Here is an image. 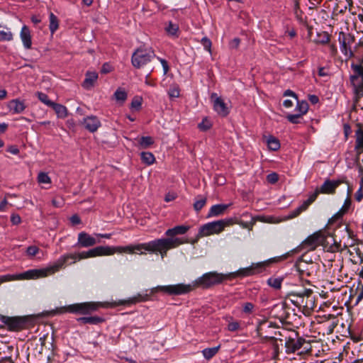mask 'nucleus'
Here are the masks:
<instances>
[{
    "label": "nucleus",
    "mask_w": 363,
    "mask_h": 363,
    "mask_svg": "<svg viewBox=\"0 0 363 363\" xmlns=\"http://www.w3.org/2000/svg\"><path fill=\"white\" fill-rule=\"evenodd\" d=\"M189 229V227L186 225H177L168 229L165 232V235L167 236L166 238L155 239L148 242L130 245L124 247L98 246L91 252L93 255H112L116 252L146 255L145 251H147L150 253H160L161 258L163 259L169 250L175 248L184 242L182 238H175V236L185 234Z\"/></svg>",
    "instance_id": "nucleus-1"
},
{
    "label": "nucleus",
    "mask_w": 363,
    "mask_h": 363,
    "mask_svg": "<svg viewBox=\"0 0 363 363\" xmlns=\"http://www.w3.org/2000/svg\"><path fill=\"white\" fill-rule=\"evenodd\" d=\"M266 265L267 264L265 262L252 264L250 267L240 269L237 272L229 274L211 272L199 277L192 284H178L174 285L157 286L152 289V293L160 291L169 296H178L187 294L196 287L206 289L221 284L227 279L238 277H245L261 273Z\"/></svg>",
    "instance_id": "nucleus-2"
},
{
    "label": "nucleus",
    "mask_w": 363,
    "mask_h": 363,
    "mask_svg": "<svg viewBox=\"0 0 363 363\" xmlns=\"http://www.w3.org/2000/svg\"><path fill=\"white\" fill-rule=\"evenodd\" d=\"M96 247L89 250L87 252H82L78 254H66L61 256L53 265L43 269H33L28 270L23 273L13 275L16 279H35L38 278L46 277L48 275L52 274L59 271L60 269L65 267L67 264L75 263L77 259H86L89 257H94L98 256H105L106 255H93L92 250Z\"/></svg>",
    "instance_id": "nucleus-3"
},
{
    "label": "nucleus",
    "mask_w": 363,
    "mask_h": 363,
    "mask_svg": "<svg viewBox=\"0 0 363 363\" xmlns=\"http://www.w3.org/2000/svg\"><path fill=\"white\" fill-rule=\"evenodd\" d=\"M149 295L145 294H138L132 298H130L126 300H120L118 301H115L113 303H108V302H84V303H78L69 305L65 307H62L57 308L56 310L57 313H71L74 314H82V315H88L91 313L92 312L96 311L100 308H112L117 306H123V305H132L135 304L137 303L146 301L148 300Z\"/></svg>",
    "instance_id": "nucleus-4"
},
{
    "label": "nucleus",
    "mask_w": 363,
    "mask_h": 363,
    "mask_svg": "<svg viewBox=\"0 0 363 363\" xmlns=\"http://www.w3.org/2000/svg\"><path fill=\"white\" fill-rule=\"evenodd\" d=\"M330 239L333 242H330L321 232H315L303 240L297 247V250H314L318 246L322 245L328 252L333 253L342 251L343 248L340 242H337L333 237Z\"/></svg>",
    "instance_id": "nucleus-5"
},
{
    "label": "nucleus",
    "mask_w": 363,
    "mask_h": 363,
    "mask_svg": "<svg viewBox=\"0 0 363 363\" xmlns=\"http://www.w3.org/2000/svg\"><path fill=\"white\" fill-rule=\"evenodd\" d=\"M279 333V336L284 337V339L280 337L279 341H284V346L287 354L296 352L301 349L306 342V340L300 337L298 333L295 331H289L286 329H282V332Z\"/></svg>",
    "instance_id": "nucleus-6"
},
{
    "label": "nucleus",
    "mask_w": 363,
    "mask_h": 363,
    "mask_svg": "<svg viewBox=\"0 0 363 363\" xmlns=\"http://www.w3.org/2000/svg\"><path fill=\"white\" fill-rule=\"evenodd\" d=\"M156 57L152 48L140 46L132 55L131 62L134 67L140 69Z\"/></svg>",
    "instance_id": "nucleus-7"
},
{
    "label": "nucleus",
    "mask_w": 363,
    "mask_h": 363,
    "mask_svg": "<svg viewBox=\"0 0 363 363\" xmlns=\"http://www.w3.org/2000/svg\"><path fill=\"white\" fill-rule=\"evenodd\" d=\"M233 223V218H227L208 223L200 228L196 240L201 237L219 233L222 232L226 226H229Z\"/></svg>",
    "instance_id": "nucleus-8"
},
{
    "label": "nucleus",
    "mask_w": 363,
    "mask_h": 363,
    "mask_svg": "<svg viewBox=\"0 0 363 363\" xmlns=\"http://www.w3.org/2000/svg\"><path fill=\"white\" fill-rule=\"evenodd\" d=\"M345 182V181L344 178L338 179L336 180H330L327 179L319 188H316L315 191L309 195V197L314 202L320 194H334L335 193L336 189Z\"/></svg>",
    "instance_id": "nucleus-9"
},
{
    "label": "nucleus",
    "mask_w": 363,
    "mask_h": 363,
    "mask_svg": "<svg viewBox=\"0 0 363 363\" xmlns=\"http://www.w3.org/2000/svg\"><path fill=\"white\" fill-rule=\"evenodd\" d=\"M295 267L301 275L309 277H316L320 268L318 262L306 263L302 261H296Z\"/></svg>",
    "instance_id": "nucleus-10"
},
{
    "label": "nucleus",
    "mask_w": 363,
    "mask_h": 363,
    "mask_svg": "<svg viewBox=\"0 0 363 363\" xmlns=\"http://www.w3.org/2000/svg\"><path fill=\"white\" fill-rule=\"evenodd\" d=\"M0 320L9 330L18 331L26 328L27 320L23 317H9L1 315Z\"/></svg>",
    "instance_id": "nucleus-11"
},
{
    "label": "nucleus",
    "mask_w": 363,
    "mask_h": 363,
    "mask_svg": "<svg viewBox=\"0 0 363 363\" xmlns=\"http://www.w3.org/2000/svg\"><path fill=\"white\" fill-rule=\"evenodd\" d=\"M265 327L270 328V325L267 321L261 323L257 329V333L259 337L267 339L270 341L272 345L275 355H278L279 345L277 344V340H279V338L274 335H266V332L264 331Z\"/></svg>",
    "instance_id": "nucleus-12"
},
{
    "label": "nucleus",
    "mask_w": 363,
    "mask_h": 363,
    "mask_svg": "<svg viewBox=\"0 0 363 363\" xmlns=\"http://www.w3.org/2000/svg\"><path fill=\"white\" fill-rule=\"evenodd\" d=\"M338 40L340 44V50L342 53L345 55H348L350 52V55H353V53L351 50V44H352L354 41V38L350 34H346L343 32H340L339 33Z\"/></svg>",
    "instance_id": "nucleus-13"
},
{
    "label": "nucleus",
    "mask_w": 363,
    "mask_h": 363,
    "mask_svg": "<svg viewBox=\"0 0 363 363\" xmlns=\"http://www.w3.org/2000/svg\"><path fill=\"white\" fill-rule=\"evenodd\" d=\"M99 240L91 236L86 232H81L78 234V240L77 245L80 247H89L99 243Z\"/></svg>",
    "instance_id": "nucleus-14"
},
{
    "label": "nucleus",
    "mask_w": 363,
    "mask_h": 363,
    "mask_svg": "<svg viewBox=\"0 0 363 363\" xmlns=\"http://www.w3.org/2000/svg\"><path fill=\"white\" fill-rule=\"evenodd\" d=\"M211 98L214 99L213 108L218 114L223 117L226 116L229 113V110L224 101L220 97H218L216 93H213Z\"/></svg>",
    "instance_id": "nucleus-15"
},
{
    "label": "nucleus",
    "mask_w": 363,
    "mask_h": 363,
    "mask_svg": "<svg viewBox=\"0 0 363 363\" xmlns=\"http://www.w3.org/2000/svg\"><path fill=\"white\" fill-rule=\"evenodd\" d=\"M303 296H305L303 308L307 311L313 310L315 307V298L313 296V290L306 289L302 291Z\"/></svg>",
    "instance_id": "nucleus-16"
},
{
    "label": "nucleus",
    "mask_w": 363,
    "mask_h": 363,
    "mask_svg": "<svg viewBox=\"0 0 363 363\" xmlns=\"http://www.w3.org/2000/svg\"><path fill=\"white\" fill-rule=\"evenodd\" d=\"M83 124L86 130L91 133L96 132L101 126V122L95 116H87L84 118Z\"/></svg>",
    "instance_id": "nucleus-17"
},
{
    "label": "nucleus",
    "mask_w": 363,
    "mask_h": 363,
    "mask_svg": "<svg viewBox=\"0 0 363 363\" xmlns=\"http://www.w3.org/2000/svg\"><path fill=\"white\" fill-rule=\"evenodd\" d=\"M21 39L26 49H30L32 46L31 34L29 28L23 26L20 33Z\"/></svg>",
    "instance_id": "nucleus-18"
},
{
    "label": "nucleus",
    "mask_w": 363,
    "mask_h": 363,
    "mask_svg": "<svg viewBox=\"0 0 363 363\" xmlns=\"http://www.w3.org/2000/svg\"><path fill=\"white\" fill-rule=\"evenodd\" d=\"M98 79V74L96 72H86L82 86L86 89H91Z\"/></svg>",
    "instance_id": "nucleus-19"
},
{
    "label": "nucleus",
    "mask_w": 363,
    "mask_h": 363,
    "mask_svg": "<svg viewBox=\"0 0 363 363\" xmlns=\"http://www.w3.org/2000/svg\"><path fill=\"white\" fill-rule=\"evenodd\" d=\"M357 125L359 128L356 131L354 150L357 156H359L363 152V128H362L360 123H358Z\"/></svg>",
    "instance_id": "nucleus-20"
},
{
    "label": "nucleus",
    "mask_w": 363,
    "mask_h": 363,
    "mask_svg": "<svg viewBox=\"0 0 363 363\" xmlns=\"http://www.w3.org/2000/svg\"><path fill=\"white\" fill-rule=\"evenodd\" d=\"M229 206L230 204H216L212 206L208 211L207 218L218 216L223 214Z\"/></svg>",
    "instance_id": "nucleus-21"
},
{
    "label": "nucleus",
    "mask_w": 363,
    "mask_h": 363,
    "mask_svg": "<svg viewBox=\"0 0 363 363\" xmlns=\"http://www.w3.org/2000/svg\"><path fill=\"white\" fill-rule=\"evenodd\" d=\"M313 203V201H312V199H311V198L308 197V199L304 201L300 206L296 208L295 210L291 211L287 218L291 219L297 217L298 215L301 214V213L306 211L308 208V207Z\"/></svg>",
    "instance_id": "nucleus-22"
},
{
    "label": "nucleus",
    "mask_w": 363,
    "mask_h": 363,
    "mask_svg": "<svg viewBox=\"0 0 363 363\" xmlns=\"http://www.w3.org/2000/svg\"><path fill=\"white\" fill-rule=\"evenodd\" d=\"M43 349V343L41 342V338L38 341H31L28 347V357L30 354L35 356L37 352L41 354Z\"/></svg>",
    "instance_id": "nucleus-23"
},
{
    "label": "nucleus",
    "mask_w": 363,
    "mask_h": 363,
    "mask_svg": "<svg viewBox=\"0 0 363 363\" xmlns=\"http://www.w3.org/2000/svg\"><path fill=\"white\" fill-rule=\"evenodd\" d=\"M8 107L13 113H21L25 110L26 106L19 99H13L9 101Z\"/></svg>",
    "instance_id": "nucleus-24"
},
{
    "label": "nucleus",
    "mask_w": 363,
    "mask_h": 363,
    "mask_svg": "<svg viewBox=\"0 0 363 363\" xmlns=\"http://www.w3.org/2000/svg\"><path fill=\"white\" fill-rule=\"evenodd\" d=\"M242 217L246 218H250L249 221L248 220L244 221L243 220H241L239 222V224H240L244 228H247L249 230H252L253 225L255 224V223L257 220H261V221H265L264 220L261 219L259 217H257V218L252 217L248 213H243L242 215Z\"/></svg>",
    "instance_id": "nucleus-25"
},
{
    "label": "nucleus",
    "mask_w": 363,
    "mask_h": 363,
    "mask_svg": "<svg viewBox=\"0 0 363 363\" xmlns=\"http://www.w3.org/2000/svg\"><path fill=\"white\" fill-rule=\"evenodd\" d=\"M104 318L99 316L81 317L77 321L82 324L98 325L104 321Z\"/></svg>",
    "instance_id": "nucleus-26"
},
{
    "label": "nucleus",
    "mask_w": 363,
    "mask_h": 363,
    "mask_svg": "<svg viewBox=\"0 0 363 363\" xmlns=\"http://www.w3.org/2000/svg\"><path fill=\"white\" fill-rule=\"evenodd\" d=\"M350 82L353 86L356 95L359 97L362 96L363 92V79L362 77H357V79L350 78Z\"/></svg>",
    "instance_id": "nucleus-27"
},
{
    "label": "nucleus",
    "mask_w": 363,
    "mask_h": 363,
    "mask_svg": "<svg viewBox=\"0 0 363 363\" xmlns=\"http://www.w3.org/2000/svg\"><path fill=\"white\" fill-rule=\"evenodd\" d=\"M51 108L55 111L58 118H65L67 117V109L65 106L54 102Z\"/></svg>",
    "instance_id": "nucleus-28"
},
{
    "label": "nucleus",
    "mask_w": 363,
    "mask_h": 363,
    "mask_svg": "<svg viewBox=\"0 0 363 363\" xmlns=\"http://www.w3.org/2000/svg\"><path fill=\"white\" fill-rule=\"evenodd\" d=\"M289 296L296 298V300H291V302L293 303L294 305L298 308H303V306H304L303 300L305 296H303L302 291L291 292Z\"/></svg>",
    "instance_id": "nucleus-29"
},
{
    "label": "nucleus",
    "mask_w": 363,
    "mask_h": 363,
    "mask_svg": "<svg viewBox=\"0 0 363 363\" xmlns=\"http://www.w3.org/2000/svg\"><path fill=\"white\" fill-rule=\"evenodd\" d=\"M351 68L353 74L350 76V78L357 79V77H362L363 79V66L362 65L352 63Z\"/></svg>",
    "instance_id": "nucleus-30"
},
{
    "label": "nucleus",
    "mask_w": 363,
    "mask_h": 363,
    "mask_svg": "<svg viewBox=\"0 0 363 363\" xmlns=\"http://www.w3.org/2000/svg\"><path fill=\"white\" fill-rule=\"evenodd\" d=\"M195 199L196 201L194 203V208L196 212H199L206 205L207 198L202 195H198Z\"/></svg>",
    "instance_id": "nucleus-31"
},
{
    "label": "nucleus",
    "mask_w": 363,
    "mask_h": 363,
    "mask_svg": "<svg viewBox=\"0 0 363 363\" xmlns=\"http://www.w3.org/2000/svg\"><path fill=\"white\" fill-rule=\"evenodd\" d=\"M219 349L220 345L214 347L206 348L202 350V354L206 359L210 360L218 352Z\"/></svg>",
    "instance_id": "nucleus-32"
},
{
    "label": "nucleus",
    "mask_w": 363,
    "mask_h": 363,
    "mask_svg": "<svg viewBox=\"0 0 363 363\" xmlns=\"http://www.w3.org/2000/svg\"><path fill=\"white\" fill-rule=\"evenodd\" d=\"M50 26L49 28L52 33H54L59 28V21L57 17L53 13H50L49 16Z\"/></svg>",
    "instance_id": "nucleus-33"
},
{
    "label": "nucleus",
    "mask_w": 363,
    "mask_h": 363,
    "mask_svg": "<svg viewBox=\"0 0 363 363\" xmlns=\"http://www.w3.org/2000/svg\"><path fill=\"white\" fill-rule=\"evenodd\" d=\"M283 280V277H270L267 280V284L269 286L275 289H280Z\"/></svg>",
    "instance_id": "nucleus-34"
},
{
    "label": "nucleus",
    "mask_w": 363,
    "mask_h": 363,
    "mask_svg": "<svg viewBox=\"0 0 363 363\" xmlns=\"http://www.w3.org/2000/svg\"><path fill=\"white\" fill-rule=\"evenodd\" d=\"M141 160L143 162L148 165L153 164L155 161L154 155L150 152H143L141 153Z\"/></svg>",
    "instance_id": "nucleus-35"
},
{
    "label": "nucleus",
    "mask_w": 363,
    "mask_h": 363,
    "mask_svg": "<svg viewBox=\"0 0 363 363\" xmlns=\"http://www.w3.org/2000/svg\"><path fill=\"white\" fill-rule=\"evenodd\" d=\"M297 101V105L296 107V110L298 111V114H301V116H303L304 114H306L308 110V104L306 101H299L298 99Z\"/></svg>",
    "instance_id": "nucleus-36"
},
{
    "label": "nucleus",
    "mask_w": 363,
    "mask_h": 363,
    "mask_svg": "<svg viewBox=\"0 0 363 363\" xmlns=\"http://www.w3.org/2000/svg\"><path fill=\"white\" fill-rule=\"evenodd\" d=\"M349 252L351 255L355 253L359 257H362L363 256V243L359 241L352 248L349 249Z\"/></svg>",
    "instance_id": "nucleus-37"
},
{
    "label": "nucleus",
    "mask_w": 363,
    "mask_h": 363,
    "mask_svg": "<svg viewBox=\"0 0 363 363\" xmlns=\"http://www.w3.org/2000/svg\"><path fill=\"white\" fill-rule=\"evenodd\" d=\"M154 143V140L150 136H143L139 140L140 148L146 149Z\"/></svg>",
    "instance_id": "nucleus-38"
},
{
    "label": "nucleus",
    "mask_w": 363,
    "mask_h": 363,
    "mask_svg": "<svg viewBox=\"0 0 363 363\" xmlns=\"http://www.w3.org/2000/svg\"><path fill=\"white\" fill-rule=\"evenodd\" d=\"M330 41V35L327 32L318 33L315 42L318 44H326Z\"/></svg>",
    "instance_id": "nucleus-39"
},
{
    "label": "nucleus",
    "mask_w": 363,
    "mask_h": 363,
    "mask_svg": "<svg viewBox=\"0 0 363 363\" xmlns=\"http://www.w3.org/2000/svg\"><path fill=\"white\" fill-rule=\"evenodd\" d=\"M267 145H268V147L271 150H274V151H276V150H279V147H280V143H279V140H277V138H275L273 136H270L268 138V140H267Z\"/></svg>",
    "instance_id": "nucleus-40"
},
{
    "label": "nucleus",
    "mask_w": 363,
    "mask_h": 363,
    "mask_svg": "<svg viewBox=\"0 0 363 363\" xmlns=\"http://www.w3.org/2000/svg\"><path fill=\"white\" fill-rule=\"evenodd\" d=\"M114 98L118 101L124 102L127 99V93L126 91L121 89L118 88L114 93Z\"/></svg>",
    "instance_id": "nucleus-41"
},
{
    "label": "nucleus",
    "mask_w": 363,
    "mask_h": 363,
    "mask_svg": "<svg viewBox=\"0 0 363 363\" xmlns=\"http://www.w3.org/2000/svg\"><path fill=\"white\" fill-rule=\"evenodd\" d=\"M36 94L38 96V99L48 106L51 107V106L53 104L54 102L48 99V96L46 94L38 91Z\"/></svg>",
    "instance_id": "nucleus-42"
},
{
    "label": "nucleus",
    "mask_w": 363,
    "mask_h": 363,
    "mask_svg": "<svg viewBox=\"0 0 363 363\" xmlns=\"http://www.w3.org/2000/svg\"><path fill=\"white\" fill-rule=\"evenodd\" d=\"M354 199L358 202L361 201L363 199V176L362 177L359 182V188L354 194Z\"/></svg>",
    "instance_id": "nucleus-43"
},
{
    "label": "nucleus",
    "mask_w": 363,
    "mask_h": 363,
    "mask_svg": "<svg viewBox=\"0 0 363 363\" xmlns=\"http://www.w3.org/2000/svg\"><path fill=\"white\" fill-rule=\"evenodd\" d=\"M228 330L230 332H235L241 330L240 323L238 321H231L228 324Z\"/></svg>",
    "instance_id": "nucleus-44"
},
{
    "label": "nucleus",
    "mask_w": 363,
    "mask_h": 363,
    "mask_svg": "<svg viewBox=\"0 0 363 363\" xmlns=\"http://www.w3.org/2000/svg\"><path fill=\"white\" fill-rule=\"evenodd\" d=\"M13 39V34L11 31L0 30V40L10 41Z\"/></svg>",
    "instance_id": "nucleus-45"
},
{
    "label": "nucleus",
    "mask_w": 363,
    "mask_h": 363,
    "mask_svg": "<svg viewBox=\"0 0 363 363\" xmlns=\"http://www.w3.org/2000/svg\"><path fill=\"white\" fill-rule=\"evenodd\" d=\"M302 118L301 114L296 113V114H288L286 116L287 120L293 123V124H297L299 123V119Z\"/></svg>",
    "instance_id": "nucleus-46"
},
{
    "label": "nucleus",
    "mask_w": 363,
    "mask_h": 363,
    "mask_svg": "<svg viewBox=\"0 0 363 363\" xmlns=\"http://www.w3.org/2000/svg\"><path fill=\"white\" fill-rule=\"evenodd\" d=\"M165 29L169 34L174 35L178 31L179 27L177 25L174 24L170 21Z\"/></svg>",
    "instance_id": "nucleus-47"
},
{
    "label": "nucleus",
    "mask_w": 363,
    "mask_h": 363,
    "mask_svg": "<svg viewBox=\"0 0 363 363\" xmlns=\"http://www.w3.org/2000/svg\"><path fill=\"white\" fill-rule=\"evenodd\" d=\"M344 214V210H340L331 218L329 219L328 224L332 225L333 223L338 221L342 218Z\"/></svg>",
    "instance_id": "nucleus-48"
},
{
    "label": "nucleus",
    "mask_w": 363,
    "mask_h": 363,
    "mask_svg": "<svg viewBox=\"0 0 363 363\" xmlns=\"http://www.w3.org/2000/svg\"><path fill=\"white\" fill-rule=\"evenodd\" d=\"M198 127L203 131H206L211 127V123L206 118L203 119L202 122L199 123Z\"/></svg>",
    "instance_id": "nucleus-49"
},
{
    "label": "nucleus",
    "mask_w": 363,
    "mask_h": 363,
    "mask_svg": "<svg viewBox=\"0 0 363 363\" xmlns=\"http://www.w3.org/2000/svg\"><path fill=\"white\" fill-rule=\"evenodd\" d=\"M39 251L40 249L37 246L30 245L26 249V255L29 257H33L36 255Z\"/></svg>",
    "instance_id": "nucleus-50"
},
{
    "label": "nucleus",
    "mask_w": 363,
    "mask_h": 363,
    "mask_svg": "<svg viewBox=\"0 0 363 363\" xmlns=\"http://www.w3.org/2000/svg\"><path fill=\"white\" fill-rule=\"evenodd\" d=\"M201 43L203 45V48L208 51L210 53H211V45L212 43L211 40L207 37H203L201 40Z\"/></svg>",
    "instance_id": "nucleus-51"
},
{
    "label": "nucleus",
    "mask_w": 363,
    "mask_h": 363,
    "mask_svg": "<svg viewBox=\"0 0 363 363\" xmlns=\"http://www.w3.org/2000/svg\"><path fill=\"white\" fill-rule=\"evenodd\" d=\"M38 181L39 183L49 184L50 183V178L46 173L40 172L38 174Z\"/></svg>",
    "instance_id": "nucleus-52"
},
{
    "label": "nucleus",
    "mask_w": 363,
    "mask_h": 363,
    "mask_svg": "<svg viewBox=\"0 0 363 363\" xmlns=\"http://www.w3.org/2000/svg\"><path fill=\"white\" fill-rule=\"evenodd\" d=\"M255 306L252 303L246 302L243 304L242 312L246 314H250L252 313Z\"/></svg>",
    "instance_id": "nucleus-53"
},
{
    "label": "nucleus",
    "mask_w": 363,
    "mask_h": 363,
    "mask_svg": "<svg viewBox=\"0 0 363 363\" xmlns=\"http://www.w3.org/2000/svg\"><path fill=\"white\" fill-rule=\"evenodd\" d=\"M267 180L270 184H275L279 180V175L275 172L269 174L267 177Z\"/></svg>",
    "instance_id": "nucleus-54"
},
{
    "label": "nucleus",
    "mask_w": 363,
    "mask_h": 363,
    "mask_svg": "<svg viewBox=\"0 0 363 363\" xmlns=\"http://www.w3.org/2000/svg\"><path fill=\"white\" fill-rule=\"evenodd\" d=\"M169 95L171 98H177L179 96V89L177 86L171 87L169 90Z\"/></svg>",
    "instance_id": "nucleus-55"
},
{
    "label": "nucleus",
    "mask_w": 363,
    "mask_h": 363,
    "mask_svg": "<svg viewBox=\"0 0 363 363\" xmlns=\"http://www.w3.org/2000/svg\"><path fill=\"white\" fill-rule=\"evenodd\" d=\"M359 240L357 239H347V242L344 243V247L343 248H347L350 249L352 247L353 245H355Z\"/></svg>",
    "instance_id": "nucleus-56"
},
{
    "label": "nucleus",
    "mask_w": 363,
    "mask_h": 363,
    "mask_svg": "<svg viewBox=\"0 0 363 363\" xmlns=\"http://www.w3.org/2000/svg\"><path fill=\"white\" fill-rule=\"evenodd\" d=\"M15 279L14 276L11 274H6L0 276V285L6 281H13Z\"/></svg>",
    "instance_id": "nucleus-57"
},
{
    "label": "nucleus",
    "mask_w": 363,
    "mask_h": 363,
    "mask_svg": "<svg viewBox=\"0 0 363 363\" xmlns=\"http://www.w3.org/2000/svg\"><path fill=\"white\" fill-rule=\"evenodd\" d=\"M240 43V40L238 38H235L233 39L229 44V46L231 49H237L239 47Z\"/></svg>",
    "instance_id": "nucleus-58"
},
{
    "label": "nucleus",
    "mask_w": 363,
    "mask_h": 363,
    "mask_svg": "<svg viewBox=\"0 0 363 363\" xmlns=\"http://www.w3.org/2000/svg\"><path fill=\"white\" fill-rule=\"evenodd\" d=\"M11 222L13 225H18L21 222V218L18 214H12L11 216Z\"/></svg>",
    "instance_id": "nucleus-59"
},
{
    "label": "nucleus",
    "mask_w": 363,
    "mask_h": 363,
    "mask_svg": "<svg viewBox=\"0 0 363 363\" xmlns=\"http://www.w3.org/2000/svg\"><path fill=\"white\" fill-rule=\"evenodd\" d=\"M141 106V99L134 98L131 102V107L138 109Z\"/></svg>",
    "instance_id": "nucleus-60"
},
{
    "label": "nucleus",
    "mask_w": 363,
    "mask_h": 363,
    "mask_svg": "<svg viewBox=\"0 0 363 363\" xmlns=\"http://www.w3.org/2000/svg\"><path fill=\"white\" fill-rule=\"evenodd\" d=\"M52 203L55 207H60L63 204V201L61 198H54L52 200Z\"/></svg>",
    "instance_id": "nucleus-61"
},
{
    "label": "nucleus",
    "mask_w": 363,
    "mask_h": 363,
    "mask_svg": "<svg viewBox=\"0 0 363 363\" xmlns=\"http://www.w3.org/2000/svg\"><path fill=\"white\" fill-rule=\"evenodd\" d=\"M70 221L73 225H78L81 223V218L77 214H74L71 216Z\"/></svg>",
    "instance_id": "nucleus-62"
},
{
    "label": "nucleus",
    "mask_w": 363,
    "mask_h": 363,
    "mask_svg": "<svg viewBox=\"0 0 363 363\" xmlns=\"http://www.w3.org/2000/svg\"><path fill=\"white\" fill-rule=\"evenodd\" d=\"M111 71V67L108 63H104L101 67V72L103 74L109 73Z\"/></svg>",
    "instance_id": "nucleus-63"
},
{
    "label": "nucleus",
    "mask_w": 363,
    "mask_h": 363,
    "mask_svg": "<svg viewBox=\"0 0 363 363\" xmlns=\"http://www.w3.org/2000/svg\"><path fill=\"white\" fill-rule=\"evenodd\" d=\"M363 298V286L357 291V297L356 300V304H357Z\"/></svg>",
    "instance_id": "nucleus-64"
}]
</instances>
